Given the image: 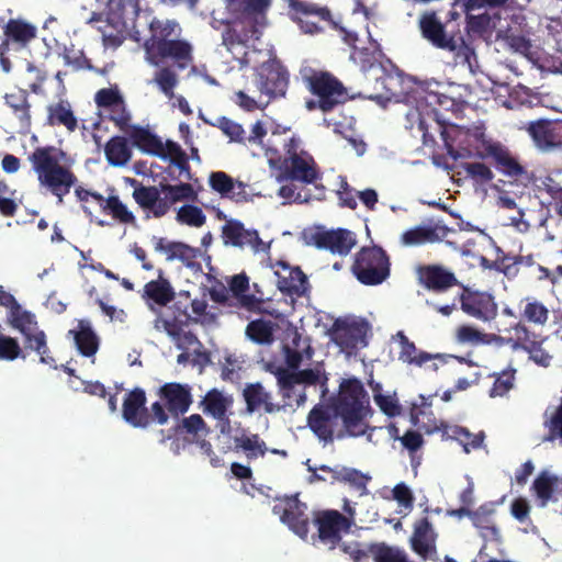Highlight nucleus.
I'll return each mask as SVG.
<instances>
[{
    "instance_id": "1",
    "label": "nucleus",
    "mask_w": 562,
    "mask_h": 562,
    "mask_svg": "<svg viewBox=\"0 0 562 562\" xmlns=\"http://www.w3.org/2000/svg\"><path fill=\"white\" fill-rule=\"evenodd\" d=\"M371 413L367 391L358 379L344 380L338 395L327 404H316L307 415V426L325 443L346 436H363Z\"/></svg>"
},
{
    "instance_id": "2",
    "label": "nucleus",
    "mask_w": 562,
    "mask_h": 562,
    "mask_svg": "<svg viewBox=\"0 0 562 562\" xmlns=\"http://www.w3.org/2000/svg\"><path fill=\"white\" fill-rule=\"evenodd\" d=\"M132 198L147 220L161 218L178 202L194 201L198 195L192 184L188 182L171 184L161 181L158 186H145L132 179Z\"/></svg>"
},
{
    "instance_id": "3",
    "label": "nucleus",
    "mask_w": 562,
    "mask_h": 562,
    "mask_svg": "<svg viewBox=\"0 0 562 562\" xmlns=\"http://www.w3.org/2000/svg\"><path fill=\"white\" fill-rule=\"evenodd\" d=\"M300 76L304 87L315 97L305 101L308 111L328 113L349 100L345 85L329 71L305 67L300 70Z\"/></svg>"
},
{
    "instance_id": "4",
    "label": "nucleus",
    "mask_w": 562,
    "mask_h": 562,
    "mask_svg": "<svg viewBox=\"0 0 562 562\" xmlns=\"http://www.w3.org/2000/svg\"><path fill=\"white\" fill-rule=\"evenodd\" d=\"M55 147H37L29 156L33 170L37 175L38 182L63 203V199L76 184V175L67 167L59 164L55 155Z\"/></svg>"
},
{
    "instance_id": "5",
    "label": "nucleus",
    "mask_w": 562,
    "mask_h": 562,
    "mask_svg": "<svg viewBox=\"0 0 562 562\" xmlns=\"http://www.w3.org/2000/svg\"><path fill=\"white\" fill-rule=\"evenodd\" d=\"M418 29L424 40L432 46L453 53L463 61L470 63L474 55L472 47L467 44L460 30L448 31V24L440 21L435 10L424 11L418 19Z\"/></svg>"
},
{
    "instance_id": "6",
    "label": "nucleus",
    "mask_w": 562,
    "mask_h": 562,
    "mask_svg": "<svg viewBox=\"0 0 562 562\" xmlns=\"http://www.w3.org/2000/svg\"><path fill=\"white\" fill-rule=\"evenodd\" d=\"M285 156L279 161L270 160V166L278 169V182L299 181L312 184L321 178L316 161L307 151L300 149V139L291 137L284 145Z\"/></svg>"
},
{
    "instance_id": "7",
    "label": "nucleus",
    "mask_w": 562,
    "mask_h": 562,
    "mask_svg": "<svg viewBox=\"0 0 562 562\" xmlns=\"http://www.w3.org/2000/svg\"><path fill=\"white\" fill-rule=\"evenodd\" d=\"M351 272L363 285L382 284L391 274L390 257L379 246L362 247L355 255Z\"/></svg>"
},
{
    "instance_id": "8",
    "label": "nucleus",
    "mask_w": 562,
    "mask_h": 562,
    "mask_svg": "<svg viewBox=\"0 0 562 562\" xmlns=\"http://www.w3.org/2000/svg\"><path fill=\"white\" fill-rule=\"evenodd\" d=\"M313 524L316 533L312 536L315 543L319 541L329 550H334L342 540V535L351 530V519L336 509H324L314 513Z\"/></svg>"
},
{
    "instance_id": "9",
    "label": "nucleus",
    "mask_w": 562,
    "mask_h": 562,
    "mask_svg": "<svg viewBox=\"0 0 562 562\" xmlns=\"http://www.w3.org/2000/svg\"><path fill=\"white\" fill-rule=\"evenodd\" d=\"M476 157L483 160L491 159L497 171L514 180L527 176V170L520 164L518 157L501 142L484 140L482 149L476 153Z\"/></svg>"
},
{
    "instance_id": "10",
    "label": "nucleus",
    "mask_w": 562,
    "mask_h": 562,
    "mask_svg": "<svg viewBox=\"0 0 562 562\" xmlns=\"http://www.w3.org/2000/svg\"><path fill=\"white\" fill-rule=\"evenodd\" d=\"M416 276L418 284L434 294H443L454 286L462 285L453 271L439 263L417 267Z\"/></svg>"
},
{
    "instance_id": "11",
    "label": "nucleus",
    "mask_w": 562,
    "mask_h": 562,
    "mask_svg": "<svg viewBox=\"0 0 562 562\" xmlns=\"http://www.w3.org/2000/svg\"><path fill=\"white\" fill-rule=\"evenodd\" d=\"M306 504L299 501L296 496L284 497L276 503L272 513L279 516L295 535L306 539L308 535L310 519L306 515Z\"/></svg>"
},
{
    "instance_id": "12",
    "label": "nucleus",
    "mask_w": 562,
    "mask_h": 562,
    "mask_svg": "<svg viewBox=\"0 0 562 562\" xmlns=\"http://www.w3.org/2000/svg\"><path fill=\"white\" fill-rule=\"evenodd\" d=\"M461 310L469 316L481 321H491L497 315V304L493 295L486 292L472 291L464 284L458 295Z\"/></svg>"
},
{
    "instance_id": "13",
    "label": "nucleus",
    "mask_w": 562,
    "mask_h": 562,
    "mask_svg": "<svg viewBox=\"0 0 562 562\" xmlns=\"http://www.w3.org/2000/svg\"><path fill=\"white\" fill-rule=\"evenodd\" d=\"M192 50L188 41L172 37L146 55L151 65L158 66L160 61L170 59L179 69H186L193 60Z\"/></svg>"
},
{
    "instance_id": "14",
    "label": "nucleus",
    "mask_w": 562,
    "mask_h": 562,
    "mask_svg": "<svg viewBox=\"0 0 562 562\" xmlns=\"http://www.w3.org/2000/svg\"><path fill=\"white\" fill-rule=\"evenodd\" d=\"M525 128L539 149L562 147V121L539 119L528 122Z\"/></svg>"
},
{
    "instance_id": "15",
    "label": "nucleus",
    "mask_w": 562,
    "mask_h": 562,
    "mask_svg": "<svg viewBox=\"0 0 562 562\" xmlns=\"http://www.w3.org/2000/svg\"><path fill=\"white\" fill-rule=\"evenodd\" d=\"M311 239L318 249L339 256H347L357 244L355 233L346 228L315 232Z\"/></svg>"
},
{
    "instance_id": "16",
    "label": "nucleus",
    "mask_w": 562,
    "mask_h": 562,
    "mask_svg": "<svg viewBox=\"0 0 562 562\" xmlns=\"http://www.w3.org/2000/svg\"><path fill=\"white\" fill-rule=\"evenodd\" d=\"M158 396L164 402L170 416L175 418L184 415L192 404L191 387L178 382L161 385L158 390Z\"/></svg>"
},
{
    "instance_id": "17",
    "label": "nucleus",
    "mask_w": 562,
    "mask_h": 562,
    "mask_svg": "<svg viewBox=\"0 0 562 562\" xmlns=\"http://www.w3.org/2000/svg\"><path fill=\"white\" fill-rule=\"evenodd\" d=\"M146 393L140 387H135L125 394L122 416L132 427L147 428L150 425V416L146 407Z\"/></svg>"
},
{
    "instance_id": "18",
    "label": "nucleus",
    "mask_w": 562,
    "mask_h": 562,
    "mask_svg": "<svg viewBox=\"0 0 562 562\" xmlns=\"http://www.w3.org/2000/svg\"><path fill=\"white\" fill-rule=\"evenodd\" d=\"M221 237L225 246L240 249L249 247L258 251L262 245V240L256 229H247L240 221L234 218L226 221L225 225H223Z\"/></svg>"
},
{
    "instance_id": "19",
    "label": "nucleus",
    "mask_w": 562,
    "mask_h": 562,
    "mask_svg": "<svg viewBox=\"0 0 562 562\" xmlns=\"http://www.w3.org/2000/svg\"><path fill=\"white\" fill-rule=\"evenodd\" d=\"M273 374L277 379L279 394L282 397L281 411H286L288 408L294 411L305 404V387L299 384L296 380L288 378L290 375L289 369L279 367L273 371Z\"/></svg>"
},
{
    "instance_id": "20",
    "label": "nucleus",
    "mask_w": 562,
    "mask_h": 562,
    "mask_svg": "<svg viewBox=\"0 0 562 562\" xmlns=\"http://www.w3.org/2000/svg\"><path fill=\"white\" fill-rule=\"evenodd\" d=\"M175 297V289L170 281L164 278L162 270H159L156 280L147 282L143 288L142 299L148 308L156 314H160V308L171 303Z\"/></svg>"
},
{
    "instance_id": "21",
    "label": "nucleus",
    "mask_w": 562,
    "mask_h": 562,
    "mask_svg": "<svg viewBox=\"0 0 562 562\" xmlns=\"http://www.w3.org/2000/svg\"><path fill=\"white\" fill-rule=\"evenodd\" d=\"M277 270V286L286 295L302 296L308 289V281L305 273L299 267H291L284 261H278Z\"/></svg>"
},
{
    "instance_id": "22",
    "label": "nucleus",
    "mask_w": 562,
    "mask_h": 562,
    "mask_svg": "<svg viewBox=\"0 0 562 562\" xmlns=\"http://www.w3.org/2000/svg\"><path fill=\"white\" fill-rule=\"evenodd\" d=\"M437 537L428 517H423L414 524L413 535L409 539L411 548L424 560L432 558L437 554Z\"/></svg>"
},
{
    "instance_id": "23",
    "label": "nucleus",
    "mask_w": 562,
    "mask_h": 562,
    "mask_svg": "<svg viewBox=\"0 0 562 562\" xmlns=\"http://www.w3.org/2000/svg\"><path fill=\"white\" fill-rule=\"evenodd\" d=\"M4 38L0 43V54L9 50L10 44L25 47L37 35V29L22 19H10L3 27Z\"/></svg>"
},
{
    "instance_id": "24",
    "label": "nucleus",
    "mask_w": 562,
    "mask_h": 562,
    "mask_svg": "<svg viewBox=\"0 0 562 562\" xmlns=\"http://www.w3.org/2000/svg\"><path fill=\"white\" fill-rule=\"evenodd\" d=\"M366 328L363 324L336 319L331 327V337L342 350L352 351L364 341Z\"/></svg>"
},
{
    "instance_id": "25",
    "label": "nucleus",
    "mask_w": 562,
    "mask_h": 562,
    "mask_svg": "<svg viewBox=\"0 0 562 562\" xmlns=\"http://www.w3.org/2000/svg\"><path fill=\"white\" fill-rule=\"evenodd\" d=\"M289 85L288 71L277 65H263L259 71V90L269 97H283Z\"/></svg>"
},
{
    "instance_id": "26",
    "label": "nucleus",
    "mask_w": 562,
    "mask_h": 562,
    "mask_svg": "<svg viewBox=\"0 0 562 562\" xmlns=\"http://www.w3.org/2000/svg\"><path fill=\"white\" fill-rule=\"evenodd\" d=\"M449 232L450 228L440 224L418 225L405 231L401 235V243L407 247L435 244L446 238Z\"/></svg>"
},
{
    "instance_id": "27",
    "label": "nucleus",
    "mask_w": 562,
    "mask_h": 562,
    "mask_svg": "<svg viewBox=\"0 0 562 562\" xmlns=\"http://www.w3.org/2000/svg\"><path fill=\"white\" fill-rule=\"evenodd\" d=\"M243 396L248 413L262 409L267 414H274L281 411L280 404L272 402V395L260 382L246 384Z\"/></svg>"
},
{
    "instance_id": "28",
    "label": "nucleus",
    "mask_w": 562,
    "mask_h": 562,
    "mask_svg": "<svg viewBox=\"0 0 562 562\" xmlns=\"http://www.w3.org/2000/svg\"><path fill=\"white\" fill-rule=\"evenodd\" d=\"M181 32L177 21L154 18L149 23V37L144 43L146 54L172 37H180Z\"/></svg>"
},
{
    "instance_id": "29",
    "label": "nucleus",
    "mask_w": 562,
    "mask_h": 562,
    "mask_svg": "<svg viewBox=\"0 0 562 562\" xmlns=\"http://www.w3.org/2000/svg\"><path fill=\"white\" fill-rule=\"evenodd\" d=\"M562 482L559 476L541 471L535 479L531 490L533 491L538 505L546 507L550 502H558L562 494Z\"/></svg>"
},
{
    "instance_id": "30",
    "label": "nucleus",
    "mask_w": 562,
    "mask_h": 562,
    "mask_svg": "<svg viewBox=\"0 0 562 562\" xmlns=\"http://www.w3.org/2000/svg\"><path fill=\"white\" fill-rule=\"evenodd\" d=\"M132 144L145 154L166 159L167 154L161 139L148 128L134 125L128 133Z\"/></svg>"
},
{
    "instance_id": "31",
    "label": "nucleus",
    "mask_w": 562,
    "mask_h": 562,
    "mask_svg": "<svg viewBox=\"0 0 562 562\" xmlns=\"http://www.w3.org/2000/svg\"><path fill=\"white\" fill-rule=\"evenodd\" d=\"M228 289L241 307L250 312L260 311L263 301L254 294L247 293L249 290V278L245 272L233 276L228 280Z\"/></svg>"
},
{
    "instance_id": "32",
    "label": "nucleus",
    "mask_w": 562,
    "mask_h": 562,
    "mask_svg": "<svg viewBox=\"0 0 562 562\" xmlns=\"http://www.w3.org/2000/svg\"><path fill=\"white\" fill-rule=\"evenodd\" d=\"M94 201L100 205L101 211L110 215L115 222L124 225H135L136 217L132 211L121 201L119 195H94Z\"/></svg>"
},
{
    "instance_id": "33",
    "label": "nucleus",
    "mask_w": 562,
    "mask_h": 562,
    "mask_svg": "<svg viewBox=\"0 0 562 562\" xmlns=\"http://www.w3.org/2000/svg\"><path fill=\"white\" fill-rule=\"evenodd\" d=\"M72 335L78 351L83 357H93L99 349V337L93 331L90 322L80 319L78 329H71L68 333Z\"/></svg>"
},
{
    "instance_id": "34",
    "label": "nucleus",
    "mask_w": 562,
    "mask_h": 562,
    "mask_svg": "<svg viewBox=\"0 0 562 562\" xmlns=\"http://www.w3.org/2000/svg\"><path fill=\"white\" fill-rule=\"evenodd\" d=\"M401 350L398 352V360L409 366L423 367L428 361L434 359H441L439 353L432 355L423 350H418L413 341L407 336L400 331L397 334Z\"/></svg>"
},
{
    "instance_id": "35",
    "label": "nucleus",
    "mask_w": 562,
    "mask_h": 562,
    "mask_svg": "<svg viewBox=\"0 0 562 562\" xmlns=\"http://www.w3.org/2000/svg\"><path fill=\"white\" fill-rule=\"evenodd\" d=\"M203 412L220 422L228 423L227 411L233 405V397L224 395L217 389L210 390L203 401Z\"/></svg>"
},
{
    "instance_id": "36",
    "label": "nucleus",
    "mask_w": 562,
    "mask_h": 562,
    "mask_svg": "<svg viewBox=\"0 0 562 562\" xmlns=\"http://www.w3.org/2000/svg\"><path fill=\"white\" fill-rule=\"evenodd\" d=\"M105 157L111 166H125L132 157V150L128 142L123 136L111 137L104 147Z\"/></svg>"
},
{
    "instance_id": "37",
    "label": "nucleus",
    "mask_w": 562,
    "mask_h": 562,
    "mask_svg": "<svg viewBox=\"0 0 562 562\" xmlns=\"http://www.w3.org/2000/svg\"><path fill=\"white\" fill-rule=\"evenodd\" d=\"M443 436L447 439L458 441L465 453H470L472 450L480 449L483 446L485 439L484 431L472 434L468 428L462 426H452L445 430Z\"/></svg>"
},
{
    "instance_id": "38",
    "label": "nucleus",
    "mask_w": 562,
    "mask_h": 562,
    "mask_svg": "<svg viewBox=\"0 0 562 562\" xmlns=\"http://www.w3.org/2000/svg\"><path fill=\"white\" fill-rule=\"evenodd\" d=\"M191 322L198 323V319L191 317L186 310L179 311L172 318H165L160 313L154 321V327L166 331L171 339H175Z\"/></svg>"
},
{
    "instance_id": "39",
    "label": "nucleus",
    "mask_w": 562,
    "mask_h": 562,
    "mask_svg": "<svg viewBox=\"0 0 562 562\" xmlns=\"http://www.w3.org/2000/svg\"><path fill=\"white\" fill-rule=\"evenodd\" d=\"M495 29V21L488 13L467 14L465 31L471 38H488Z\"/></svg>"
},
{
    "instance_id": "40",
    "label": "nucleus",
    "mask_w": 562,
    "mask_h": 562,
    "mask_svg": "<svg viewBox=\"0 0 562 562\" xmlns=\"http://www.w3.org/2000/svg\"><path fill=\"white\" fill-rule=\"evenodd\" d=\"M25 349L35 351L40 356V362L48 366L55 363L54 357L50 355L49 347L47 345V337L44 330L36 328L29 334H23Z\"/></svg>"
},
{
    "instance_id": "41",
    "label": "nucleus",
    "mask_w": 562,
    "mask_h": 562,
    "mask_svg": "<svg viewBox=\"0 0 562 562\" xmlns=\"http://www.w3.org/2000/svg\"><path fill=\"white\" fill-rule=\"evenodd\" d=\"M514 337L512 338L514 349H524L529 353L541 351L539 336L528 329L521 322L513 326Z\"/></svg>"
},
{
    "instance_id": "42",
    "label": "nucleus",
    "mask_w": 562,
    "mask_h": 562,
    "mask_svg": "<svg viewBox=\"0 0 562 562\" xmlns=\"http://www.w3.org/2000/svg\"><path fill=\"white\" fill-rule=\"evenodd\" d=\"M494 514L495 508L493 504H483L477 509L472 510L470 519L475 528L485 531L483 536H491L496 539L499 536V530L493 522L492 516Z\"/></svg>"
},
{
    "instance_id": "43",
    "label": "nucleus",
    "mask_w": 562,
    "mask_h": 562,
    "mask_svg": "<svg viewBox=\"0 0 562 562\" xmlns=\"http://www.w3.org/2000/svg\"><path fill=\"white\" fill-rule=\"evenodd\" d=\"M234 449L236 451L243 450L248 460H254L259 457H263L267 452L266 442L260 439L259 435H246L241 434L240 436L234 437Z\"/></svg>"
},
{
    "instance_id": "44",
    "label": "nucleus",
    "mask_w": 562,
    "mask_h": 562,
    "mask_svg": "<svg viewBox=\"0 0 562 562\" xmlns=\"http://www.w3.org/2000/svg\"><path fill=\"white\" fill-rule=\"evenodd\" d=\"M47 121L52 126L56 124L64 125L70 132H74L78 126L77 119L69 104L63 101L48 106Z\"/></svg>"
},
{
    "instance_id": "45",
    "label": "nucleus",
    "mask_w": 562,
    "mask_h": 562,
    "mask_svg": "<svg viewBox=\"0 0 562 562\" xmlns=\"http://www.w3.org/2000/svg\"><path fill=\"white\" fill-rule=\"evenodd\" d=\"M5 103L12 109L14 115L24 126H29L31 123L30 103L29 95L25 90H19L16 92L7 93Z\"/></svg>"
},
{
    "instance_id": "46",
    "label": "nucleus",
    "mask_w": 562,
    "mask_h": 562,
    "mask_svg": "<svg viewBox=\"0 0 562 562\" xmlns=\"http://www.w3.org/2000/svg\"><path fill=\"white\" fill-rule=\"evenodd\" d=\"M373 562H413L404 549L385 542H373Z\"/></svg>"
},
{
    "instance_id": "47",
    "label": "nucleus",
    "mask_w": 562,
    "mask_h": 562,
    "mask_svg": "<svg viewBox=\"0 0 562 562\" xmlns=\"http://www.w3.org/2000/svg\"><path fill=\"white\" fill-rule=\"evenodd\" d=\"M246 335L258 345H269L273 341V324L262 318L251 321L246 327Z\"/></svg>"
},
{
    "instance_id": "48",
    "label": "nucleus",
    "mask_w": 562,
    "mask_h": 562,
    "mask_svg": "<svg viewBox=\"0 0 562 562\" xmlns=\"http://www.w3.org/2000/svg\"><path fill=\"white\" fill-rule=\"evenodd\" d=\"M9 317L12 327L18 329L22 335L38 328L35 315L23 310L19 303L9 312Z\"/></svg>"
},
{
    "instance_id": "49",
    "label": "nucleus",
    "mask_w": 562,
    "mask_h": 562,
    "mask_svg": "<svg viewBox=\"0 0 562 562\" xmlns=\"http://www.w3.org/2000/svg\"><path fill=\"white\" fill-rule=\"evenodd\" d=\"M460 168L463 170L465 178L480 186L486 184L494 179L492 169L484 162H462Z\"/></svg>"
},
{
    "instance_id": "50",
    "label": "nucleus",
    "mask_w": 562,
    "mask_h": 562,
    "mask_svg": "<svg viewBox=\"0 0 562 562\" xmlns=\"http://www.w3.org/2000/svg\"><path fill=\"white\" fill-rule=\"evenodd\" d=\"M198 249L194 247H191L184 243L181 241H169L167 243V259L173 260L179 259L182 261L187 267H192L194 263V260L198 258Z\"/></svg>"
},
{
    "instance_id": "51",
    "label": "nucleus",
    "mask_w": 562,
    "mask_h": 562,
    "mask_svg": "<svg viewBox=\"0 0 562 562\" xmlns=\"http://www.w3.org/2000/svg\"><path fill=\"white\" fill-rule=\"evenodd\" d=\"M521 312L522 318L536 325H544L549 319V310L541 302L527 297Z\"/></svg>"
},
{
    "instance_id": "52",
    "label": "nucleus",
    "mask_w": 562,
    "mask_h": 562,
    "mask_svg": "<svg viewBox=\"0 0 562 562\" xmlns=\"http://www.w3.org/2000/svg\"><path fill=\"white\" fill-rule=\"evenodd\" d=\"M345 474L342 476L341 483L347 484L350 488L358 492L359 496H364L369 494L368 483L371 481V476L367 473L361 472L355 468H346L344 470Z\"/></svg>"
},
{
    "instance_id": "53",
    "label": "nucleus",
    "mask_w": 562,
    "mask_h": 562,
    "mask_svg": "<svg viewBox=\"0 0 562 562\" xmlns=\"http://www.w3.org/2000/svg\"><path fill=\"white\" fill-rule=\"evenodd\" d=\"M165 150L167 157H170L171 164H173L180 170V173H186V178L190 180L191 168L189 165V158L180 145L172 140H167Z\"/></svg>"
},
{
    "instance_id": "54",
    "label": "nucleus",
    "mask_w": 562,
    "mask_h": 562,
    "mask_svg": "<svg viewBox=\"0 0 562 562\" xmlns=\"http://www.w3.org/2000/svg\"><path fill=\"white\" fill-rule=\"evenodd\" d=\"M154 82L168 99H172L175 97L173 90L179 80L175 70L170 67H164L156 71Z\"/></svg>"
},
{
    "instance_id": "55",
    "label": "nucleus",
    "mask_w": 562,
    "mask_h": 562,
    "mask_svg": "<svg viewBox=\"0 0 562 562\" xmlns=\"http://www.w3.org/2000/svg\"><path fill=\"white\" fill-rule=\"evenodd\" d=\"M176 220L188 226L201 227L206 222L202 209L193 204H184L177 211Z\"/></svg>"
},
{
    "instance_id": "56",
    "label": "nucleus",
    "mask_w": 562,
    "mask_h": 562,
    "mask_svg": "<svg viewBox=\"0 0 562 562\" xmlns=\"http://www.w3.org/2000/svg\"><path fill=\"white\" fill-rule=\"evenodd\" d=\"M209 186L222 198L231 200L232 192L236 186L235 179L224 171H213L209 176Z\"/></svg>"
},
{
    "instance_id": "57",
    "label": "nucleus",
    "mask_w": 562,
    "mask_h": 562,
    "mask_svg": "<svg viewBox=\"0 0 562 562\" xmlns=\"http://www.w3.org/2000/svg\"><path fill=\"white\" fill-rule=\"evenodd\" d=\"M420 404H412L409 411L411 422L415 427L425 430L427 434H431L438 428L436 420L429 418L428 420L430 422V424H426L420 419V417L426 414L425 408L430 407V403H427L426 398L423 395H420Z\"/></svg>"
},
{
    "instance_id": "58",
    "label": "nucleus",
    "mask_w": 562,
    "mask_h": 562,
    "mask_svg": "<svg viewBox=\"0 0 562 562\" xmlns=\"http://www.w3.org/2000/svg\"><path fill=\"white\" fill-rule=\"evenodd\" d=\"M543 425L548 430L544 440H559L560 443L562 445V397L560 400L559 405L551 413L550 417H548L544 420Z\"/></svg>"
},
{
    "instance_id": "59",
    "label": "nucleus",
    "mask_w": 562,
    "mask_h": 562,
    "mask_svg": "<svg viewBox=\"0 0 562 562\" xmlns=\"http://www.w3.org/2000/svg\"><path fill=\"white\" fill-rule=\"evenodd\" d=\"M213 125L218 127L229 138L231 142L240 144L246 142L245 130L239 123H236L226 116H221Z\"/></svg>"
},
{
    "instance_id": "60",
    "label": "nucleus",
    "mask_w": 562,
    "mask_h": 562,
    "mask_svg": "<svg viewBox=\"0 0 562 562\" xmlns=\"http://www.w3.org/2000/svg\"><path fill=\"white\" fill-rule=\"evenodd\" d=\"M515 369L504 370L495 376L492 389L490 390V396H504L513 387L515 382Z\"/></svg>"
},
{
    "instance_id": "61",
    "label": "nucleus",
    "mask_w": 562,
    "mask_h": 562,
    "mask_svg": "<svg viewBox=\"0 0 562 562\" xmlns=\"http://www.w3.org/2000/svg\"><path fill=\"white\" fill-rule=\"evenodd\" d=\"M18 358L25 359L19 341L11 336L0 334V360L13 361Z\"/></svg>"
},
{
    "instance_id": "62",
    "label": "nucleus",
    "mask_w": 562,
    "mask_h": 562,
    "mask_svg": "<svg viewBox=\"0 0 562 562\" xmlns=\"http://www.w3.org/2000/svg\"><path fill=\"white\" fill-rule=\"evenodd\" d=\"M494 267L508 279L516 278L521 270L516 256L505 252L497 255Z\"/></svg>"
},
{
    "instance_id": "63",
    "label": "nucleus",
    "mask_w": 562,
    "mask_h": 562,
    "mask_svg": "<svg viewBox=\"0 0 562 562\" xmlns=\"http://www.w3.org/2000/svg\"><path fill=\"white\" fill-rule=\"evenodd\" d=\"M63 58L65 65L70 66L76 71L93 69L90 60L85 56V53L80 49H75L74 46L64 49Z\"/></svg>"
},
{
    "instance_id": "64",
    "label": "nucleus",
    "mask_w": 562,
    "mask_h": 562,
    "mask_svg": "<svg viewBox=\"0 0 562 562\" xmlns=\"http://www.w3.org/2000/svg\"><path fill=\"white\" fill-rule=\"evenodd\" d=\"M499 37L515 53L527 55L531 49V42L524 34L513 33L508 30L503 35H499Z\"/></svg>"
}]
</instances>
